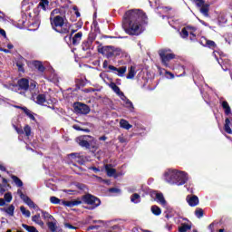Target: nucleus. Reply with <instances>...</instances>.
<instances>
[{"mask_svg":"<svg viewBox=\"0 0 232 232\" xmlns=\"http://www.w3.org/2000/svg\"><path fill=\"white\" fill-rule=\"evenodd\" d=\"M59 14H61V9H54L51 12L50 17H55L57 15H60Z\"/></svg>","mask_w":232,"mask_h":232,"instance_id":"44","label":"nucleus"},{"mask_svg":"<svg viewBox=\"0 0 232 232\" xmlns=\"http://www.w3.org/2000/svg\"><path fill=\"white\" fill-rule=\"evenodd\" d=\"M150 211L151 213H153L156 217H159L160 215H161L162 210L160 209V208H159V206L153 205L150 208Z\"/></svg>","mask_w":232,"mask_h":232,"instance_id":"30","label":"nucleus"},{"mask_svg":"<svg viewBox=\"0 0 232 232\" xmlns=\"http://www.w3.org/2000/svg\"><path fill=\"white\" fill-rule=\"evenodd\" d=\"M108 139L106 136H102L99 138V140H106Z\"/></svg>","mask_w":232,"mask_h":232,"instance_id":"64","label":"nucleus"},{"mask_svg":"<svg viewBox=\"0 0 232 232\" xmlns=\"http://www.w3.org/2000/svg\"><path fill=\"white\" fill-rule=\"evenodd\" d=\"M77 188H78L79 189H84L85 186H84L83 184H78V185H77Z\"/></svg>","mask_w":232,"mask_h":232,"instance_id":"62","label":"nucleus"},{"mask_svg":"<svg viewBox=\"0 0 232 232\" xmlns=\"http://www.w3.org/2000/svg\"><path fill=\"white\" fill-rule=\"evenodd\" d=\"M187 202L188 206L191 208H195V206H198V197L197 196H188Z\"/></svg>","mask_w":232,"mask_h":232,"instance_id":"17","label":"nucleus"},{"mask_svg":"<svg viewBox=\"0 0 232 232\" xmlns=\"http://www.w3.org/2000/svg\"><path fill=\"white\" fill-rule=\"evenodd\" d=\"M48 5H50V2L48 0H40L37 8L34 10V12H39V8H42V10H46Z\"/></svg>","mask_w":232,"mask_h":232,"instance_id":"22","label":"nucleus"},{"mask_svg":"<svg viewBox=\"0 0 232 232\" xmlns=\"http://www.w3.org/2000/svg\"><path fill=\"white\" fill-rule=\"evenodd\" d=\"M119 97H120V99H121V101L123 102H126V100L128 99V97H126V95H124V92H121Z\"/></svg>","mask_w":232,"mask_h":232,"instance_id":"53","label":"nucleus"},{"mask_svg":"<svg viewBox=\"0 0 232 232\" xmlns=\"http://www.w3.org/2000/svg\"><path fill=\"white\" fill-rule=\"evenodd\" d=\"M18 86L20 90H24V92H26V90L30 88V82L28 81V79L22 78L18 81Z\"/></svg>","mask_w":232,"mask_h":232,"instance_id":"15","label":"nucleus"},{"mask_svg":"<svg viewBox=\"0 0 232 232\" xmlns=\"http://www.w3.org/2000/svg\"><path fill=\"white\" fill-rule=\"evenodd\" d=\"M34 9V2L32 0H24L22 2V11L24 13L22 15V19L19 20V24L23 26H29L32 30H37L41 25V21L39 20V14H34V21L32 19V13L30 10ZM32 19V20H31Z\"/></svg>","mask_w":232,"mask_h":232,"instance_id":"2","label":"nucleus"},{"mask_svg":"<svg viewBox=\"0 0 232 232\" xmlns=\"http://www.w3.org/2000/svg\"><path fill=\"white\" fill-rule=\"evenodd\" d=\"M186 28L188 31V34L190 35V41H195V37H197V34H195V32H197V27H193L191 25L186 26Z\"/></svg>","mask_w":232,"mask_h":232,"instance_id":"27","label":"nucleus"},{"mask_svg":"<svg viewBox=\"0 0 232 232\" xmlns=\"http://www.w3.org/2000/svg\"><path fill=\"white\" fill-rule=\"evenodd\" d=\"M191 229V225H188L186 223L182 224L181 227H179V232H188Z\"/></svg>","mask_w":232,"mask_h":232,"instance_id":"38","label":"nucleus"},{"mask_svg":"<svg viewBox=\"0 0 232 232\" xmlns=\"http://www.w3.org/2000/svg\"><path fill=\"white\" fill-rule=\"evenodd\" d=\"M135 75H137V67L135 65H131L129 69L127 79H134Z\"/></svg>","mask_w":232,"mask_h":232,"instance_id":"25","label":"nucleus"},{"mask_svg":"<svg viewBox=\"0 0 232 232\" xmlns=\"http://www.w3.org/2000/svg\"><path fill=\"white\" fill-rule=\"evenodd\" d=\"M64 227H67L68 229H77V227H73V225L70 223H65Z\"/></svg>","mask_w":232,"mask_h":232,"instance_id":"49","label":"nucleus"},{"mask_svg":"<svg viewBox=\"0 0 232 232\" xmlns=\"http://www.w3.org/2000/svg\"><path fill=\"white\" fill-rule=\"evenodd\" d=\"M6 204V201L3 198H0V207H3Z\"/></svg>","mask_w":232,"mask_h":232,"instance_id":"60","label":"nucleus"},{"mask_svg":"<svg viewBox=\"0 0 232 232\" xmlns=\"http://www.w3.org/2000/svg\"><path fill=\"white\" fill-rule=\"evenodd\" d=\"M87 136H82L77 138L76 142H78L79 146L82 148H90V142H88Z\"/></svg>","mask_w":232,"mask_h":232,"instance_id":"16","label":"nucleus"},{"mask_svg":"<svg viewBox=\"0 0 232 232\" xmlns=\"http://www.w3.org/2000/svg\"><path fill=\"white\" fill-rule=\"evenodd\" d=\"M50 81H52V82H59V76H57V74H53L50 76Z\"/></svg>","mask_w":232,"mask_h":232,"instance_id":"45","label":"nucleus"},{"mask_svg":"<svg viewBox=\"0 0 232 232\" xmlns=\"http://www.w3.org/2000/svg\"><path fill=\"white\" fill-rule=\"evenodd\" d=\"M50 21L53 30L58 34H69L70 23H68L66 16L56 15L55 17H50Z\"/></svg>","mask_w":232,"mask_h":232,"instance_id":"4","label":"nucleus"},{"mask_svg":"<svg viewBox=\"0 0 232 232\" xmlns=\"http://www.w3.org/2000/svg\"><path fill=\"white\" fill-rule=\"evenodd\" d=\"M105 171H106L108 177H115V174L117 173V170H115V169L111 168V165H110V164L105 165Z\"/></svg>","mask_w":232,"mask_h":232,"instance_id":"21","label":"nucleus"},{"mask_svg":"<svg viewBox=\"0 0 232 232\" xmlns=\"http://www.w3.org/2000/svg\"><path fill=\"white\" fill-rule=\"evenodd\" d=\"M103 68H104V69L110 68V66H108V61H107V60H105V61L103 62Z\"/></svg>","mask_w":232,"mask_h":232,"instance_id":"61","label":"nucleus"},{"mask_svg":"<svg viewBox=\"0 0 232 232\" xmlns=\"http://www.w3.org/2000/svg\"><path fill=\"white\" fill-rule=\"evenodd\" d=\"M17 195H19L20 198L24 202V204H26V206H28L32 209H36L37 208V205H35V203H34L32 201L30 197H28L27 195L24 194L23 190H21V188H19L17 190Z\"/></svg>","mask_w":232,"mask_h":232,"instance_id":"9","label":"nucleus"},{"mask_svg":"<svg viewBox=\"0 0 232 232\" xmlns=\"http://www.w3.org/2000/svg\"><path fill=\"white\" fill-rule=\"evenodd\" d=\"M14 128L15 130V131L18 133V135H23V133H24L26 135V137H30V135H32V128L30 127V125H25L24 127V130L23 129L14 125Z\"/></svg>","mask_w":232,"mask_h":232,"instance_id":"14","label":"nucleus"},{"mask_svg":"<svg viewBox=\"0 0 232 232\" xmlns=\"http://www.w3.org/2000/svg\"><path fill=\"white\" fill-rule=\"evenodd\" d=\"M83 200L85 204H88L89 206H91L87 208V209H95V208H99V206H101V199L90 194L85 195L83 197Z\"/></svg>","mask_w":232,"mask_h":232,"instance_id":"7","label":"nucleus"},{"mask_svg":"<svg viewBox=\"0 0 232 232\" xmlns=\"http://www.w3.org/2000/svg\"><path fill=\"white\" fill-rule=\"evenodd\" d=\"M0 211L6 213L9 217H14V211H15V207L14 205H10L7 208H0Z\"/></svg>","mask_w":232,"mask_h":232,"instance_id":"18","label":"nucleus"},{"mask_svg":"<svg viewBox=\"0 0 232 232\" xmlns=\"http://www.w3.org/2000/svg\"><path fill=\"white\" fill-rule=\"evenodd\" d=\"M36 87H37V82H36L32 81L29 83V90H35Z\"/></svg>","mask_w":232,"mask_h":232,"instance_id":"48","label":"nucleus"},{"mask_svg":"<svg viewBox=\"0 0 232 232\" xmlns=\"http://www.w3.org/2000/svg\"><path fill=\"white\" fill-rule=\"evenodd\" d=\"M0 34H2L3 37H6V31L0 28Z\"/></svg>","mask_w":232,"mask_h":232,"instance_id":"58","label":"nucleus"},{"mask_svg":"<svg viewBox=\"0 0 232 232\" xmlns=\"http://www.w3.org/2000/svg\"><path fill=\"white\" fill-rule=\"evenodd\" d=\"M169 52H171L170 49H161L159 51V55L164 66H169V62L175 59V55Z\"/></svg>","mask_w":232,"mask_h":232,"instance_id":"6","label":"nucleus"},{"mask_svg":"<svg viewBox=\"0 0 232 232\" xmlns=\"http://www.w3.org/2000/svg\"><path fill=\"white\" fill-rule=\"evenodd\" d=\"M32 220L34 222V224H37L41 227H43V226H44V222H43V220H41V215H39V214L33 216Z\"/></svg>","mask_w":232,"mask_h":232,"instance_id":"28","label":"nucleus"},{"mask_svg":"<svg viewBox=\"0 0 232 232\" xmlns=\"http://www.w3.org/2000/svg\"><path fill=\"white\" fill-rule=\"evenodd\" d=\"M147 24L146 14L139 9L129 10L123 16V29L128 35H140Z\"/></svg>","mask_w":232,"mask_h":232,"instance_id":"1","label":"nucleus"},{"mask_svg":"<svg viewBox=\"0 0 232 232\" xmlns=\"http://www.w3.org/2000/svg\"><path fill=\"white\" fill-rule=\"evenodd\" d=\"M47 226H48L50 231H52V232L57 231V226L55 225V223H53V222H48V223H47Z\"/></svg>","mask_w":232,"mask_h":232,"instance_id":"40","label":"nucleus"},{"mask_svg":"<svg viewBox=\"0 0 232 232\" xmlns=\"http://www.w3.org/2000/svg\"><path fill=\"white\" fill-rule=\"evenodd\" d=\"M91 92H97V89H93V88L84 89L85 93H91Z\"/></svg>","mask_w":232,"mask_h":232,"instance_id":"55","label":"nucleus"},{"mask_svg":"<svg viewBox=\"0 0 232 232\" xmlns=\"http://www.w3.org/2000/svg\"><path fill=\"white\" fill-rule=\"evenodd\" d=\"M130 202H132L133 204H140V195H139L137 193L132 194L130 197Z\"/></svg>","mask_w":232,"mask_h":232,"instance_id":"32","label":"nucleus"},{"mask_svg":"<svg viewBox=\"0 0 232 232\" xmlns=\"http://www.w3.org/2000/svg\"><path fill=\"white\" fill-rule=\"evenodd\" d=\"M73 130H76V131H85V133H90V129H82L79 125H73Z\"/></svg>","mask_w":232,"mask_h":232,"instance_id":"42","label":"nucleus"},{"mask_svg":"<svg viewBox=\"0 0 232 232\" xmlns=\"http://www.w3.org/2000/svg\"><path fill=\"white\" fill-rule=\"evenodd\" d=\"M5 191H6V189H5V186H3L2 184H0V195H4Z\"/></svg>","mask_w":232,"mask_h":232,"instance_id":"56","label":"nucleus"},{"mask_svg":"<svg viewBox=\"0 0 232 232\" xmlns=\"http://www.w3.org/2000/svg\"><path fill=\"white\" fill-rule=\"evenodd\" d=\"M10 177L16 188H23V186H24L23 180H21V179H19V177H17L15 175H11Z\"/></svg>","mask_w":232,"mask_h":232,"instance_id":"24","label":"nucleus"},{"mask_svg":"<svg viewBox=\"0 0 232 232\" xmlns=\"http://www.w3.org/2000/svg\"><path fill=\"white\" fill-rule=\"evenodd\" d=\"M201 44L203 46H208V48H215V46H217V44L213 41L208 40L206 38H202Z\"/></svg>","mask_w":232,"mask_h":232,"instance_id":"23","label":"nucleus"},{"mask_svg":"<svg viewBox=\"0 0 232 232\" xmlns=\"http://www.w3.org/2000/svg\"><path fill=\"white\" fill-rule=\"evenodd\" d=\"M81 39H82V33L79 32L75 34L74 36L72 37V44L74 46H77V44L81 43Z\"/></svg>","mask_w":232,"mask_h":232,"instance_id":"26","label":"nucleus"},{"mask_svg":"<svg viewBox=\"0 0 232 232\" xmlns=\"http://www.w3.org/2000/svg\"><path fill=\"white\" fill-rule=\"evenodd\" d=\"M120 128H122V130H131L133 125L130 124L128 121L121 119L120 120Z\"/></svg>","mask_w":232,"mask_h":232,"instance_id":"19","label":"nucleus"},{"mask_svg":"<svg viewBox=\"0 0 232 232\" xmlns=\"http://www.w3.org/2000/svg\"><path fill=\"white\" fill-rule=\"evenodd\" d=\"M5 201V202H12V193L7 192L4 196Z\"/></svg>","mask_w":232,"mask_h":232,"instance_id":"43","label":"nucleus"},{"mask_svg":"<svg viewBox=\"0 0 232 232\" xmlns=\"http://www.w3.org/2000/svg\"><path fill=\"white\" fill-rule=\"evenodd\" d=\"M189 28L184 27L181 32L179 33L180 37H182V39H188V35H189Z\"/></svg>","mask_w":232,"mask_h":232,"instance_id":"35","label":"nucleus"},{"mask_svg":"<svg viewBox=\"0 0 232 232\" xmlns=\"http://www.w3.org/2000/svg\"><path fill=\"white\" fill-rule=\"evenodd\" d=\"M33 101L41 106H48V104H51L50 100L46 98V94H38L36 97L33 96Z\"/></svg>","mask_w":232,"mask_h":232,"instance_id":"12","label":"nucleus"},{"mask_svg":"<svg viewBox=\"0 0 232 232\" xmlns=\"http://www.w3.org/2000/svg\"><path fill=\"white\" fill-rule=\"evenodd\" d=\"M82 48L83 52H86L87 50H90L92 48V41L88 40L82 44Z\"/></svg>","mask_w":232,"mask_h":232,"instance_id":"36","label":"nucleus"},{"mask_svg":"<svg viewBox=\"0 0 232 232\" xmlns=\"http://www.w3.org/2000/svg\"><path fill=\"white\" fill-rule=\"evenodd\" d=\"M51 204H61L62 206H65L66 208H75V206H81L82 201L81 199H72L70 201L59 199L57 197H51L50 198Z\"/></svg>","mask_w":232,"mask_h":232,"instance_id":"5","label":"nucleus"},{"mask_svg":"<svg viewBox=\"0 0 232 232\" xmlns=\"http://www.w3.org/2000/svg\"><path fill=\"white\" fill-rule=\"evenodd\" d=\"M124 106L130 110V111H133V110H135V107H133V102H131L130 99H127L126 102H124Z\"/></svg>","mask_w":232,"mask_h":232,"instance_id":"37","label":"nucleus"},{"mask_svg":"<svg viewBox=\"0 0 232 232\" xmlns=\"http://www.w3.org/2000/svg\"><path fill=\"white\" fill-rule=\"evenodd\" d=\"M109 70H111V72H113L115 75H118V77H124V73H126L128 67L121 66L120 68H117L113 65H109Z\"/></svg>","mask_w":232,"mask_h":232,"instance_id":"13","label":"nucleus"},{"mask_svg":"<svg viewBox=\"0 0 232 232\" xmlns=\"http://www.w3.org/2000/svg\"><path fill=\"white\" fill-rule=\"evenodd\" d=\"M109 86L118 96H120L121 93H122V92H121V88H119V86H117L115 82H111Z\"/></svg>","mask_w":232,"mask_h":232,"instance_id":"29","label":"nucleus"},{"mask_svg":"<svg viewBox=\"0 0 232 232\" xmlns=\"http://www.w3.org/2000/svg\"><path fill=\"white\" fill-rule=\"evenodd\" d=\"M163 179L170 186H184L189 178L185 171L169 169L165 171Z\"/></svg>","mask_w":232,"mask_h":232,"instance_id":"3","label":"nucleus"},{"mask_svg":"<svg viewBox=\"0 0 232 232\" xmlns=\"http://www.w3.org/2000/svg\"><path fill=\"white\" fill-rule=\"evenodd\" d=\"M166 77L167 79H174L175 75L169 72H166Z\"/></svg>","mask_w":232,"mask_h":232,"instance_id":"50","label":"nucleus"},{"mask_svg":"<svg viewBox=\"0 0 232 232\" xmlns=\"http://www.w3.org/2000/svg\"><path fill=\"white\" fill-rule=\"evenodd\" d=\"M197 6L200 7V6H206V5H204V0H192Z\"/></svg>","mask_w":232,"mask_h":232,"instance_id":"46","label":"nucleus"},{"mask_svg":"<svg viewBox=\"0 0 232 232\" xmlns=\"http://www.w3.org/2000/svg\"><path fill=\"white\" fill-rule=\"evenodd\" d=\"M109 191L110 193H121V189L115 188H110Z\"/></svg>","mask_w":232,"mask_h":232,"instance_id":"52","label":"nucleus"},{"mask_svg":"<svg viewBox=\"0 0 232 232\" xmlns=\"http://www.w3.org/2000/svg\"><path fill=\"white\" fill-rule=\"evenodd\" d=\"M200 12L205 17H209V5H205L200 8Z\"/></svg>","mask_w":232,"mask_h":232,"instance_id":"33","label":"nucleus"},{"mask_svg":"<svg viewBox=\"0 0 232 232\" xmlns=\"http://www.w3.org/2000/svg\"><path fill=\"white\" fill-rule=\"evenodd\" d=\"M99 227H101V226H99V225H92V226H90L88 227V229L93 230V229H99Z\"/></svg>","mask_w":232,"mask_h":232,"instance_id":"54","label":"nucleus"},{"mask_svg":"<svg viewBox=\"0 0 232 232\" xmlns=\"http://www.w3.org/2000/svg\"><path fill=\"white\" fill-rule=\"evenodd\" d=\"M150 197L151 198H154V200L158 202V204H160L161 206H163V208H166L168 203L166 202V198H164V194L154 190L150 192Z\"/></svg>","mask_w":232,"mask_h":232,"instance_id":"11","label":"nucleus"},{"mask_svg":"<svg viewBox=\"0 0 232 232\" xmlns=\"http://www.w3.org/2000/svg\"><path fill=\"white\" fill-rule=\"evenodd\" d=\"M42 216L44 217V220H53V216H52L50 213L41 210Z\"/></svg>","mask_w":232,"mask_h":232,"instance_id":"39","label":"nucleus"},{"mask_svg":"<svg viewBox=\"0 0 232 232\" xmlns=\"http://www.w3.org/2000/svg\"><path fill=\"white\" fill-rule=\"evenodd\" d=\"M0 52H4L5 53H10V49H4L0 47Z\"/></svg>","mask_w":232,"mask_h":232,"instance_id":"59","label":"nucleus"},{"mask_svg":"<svg viewBox=\"0 0 232 232\" xmlns=\"http://www.w3.org/2000/svg\"><path fill=\"white\" fill-rule=\"evenodd\" d=\"M0 171H6V168L2 164H0Z\"/></svg>","mask_w":232,"mask_h":232,"instance_id":"63","label":"nucleus"},{"mask_svg":"<svg viewBox=\"0 0 232 232\" xmlns=\"http://www.w3.org/2000/svg\"><path fill=\"white\" fill-rule=\"evenodd\" d=\"M20 211L22 213V215H24V217H25L26 218H30L32 213L30 212V210H27L26 208L24 207H20Z\"/></svg>","mask_w":232,"mask_h":232,"instance_id":"34","label":"nucleus"},{"mask_svg":"<svg viewBox=\"0 0 232 232\" xmlns=\"http://www.w3.org/2000/svg\"><path fill=\"white\" fill-rule=\"evenodd\" d=\"M98 52H99V53H102V55L106 57L107 59H111V57L115 53V47H113L111 45L103 46V47L98 49Z\"/></svg>","mask_w":232,"mask_h":232,"instance_id":"10","label":"nucleus"},{"mask_svg":"<svg viewBox=\"0 0 232 232\" xmlns=\"http://www.w3.org/2000/svg\"><path fill=\"white\" fill-rule=\"evenodd\" d=\"M21 110H23L24 113H25V115H27L31 121H35V117L34 114H32V111L28 110L26 107H22Z\"/></svg>","mask_w":232,"mask_h":232,"instance_id":"31","label":"nucleus"},{"mask_svg":"<svg viewBox=\"0 0 232 232\" xmlns=\"http://www.w3.org/2000/svg\"><path fill=\"white\" fill-rule=\"evenodd\" d=\"M74 111L80 115H88L90 113V107L84 103L76 102L74 103Z\"/></svg>","mask_w":232,"mask_h":232,"instance_id":"8","label":"nucleus"},{"mask_svg":"<svg viewBox=\"0 0 232 232\" xmlns=\"http://www.w3.org/2000/svg\"><path fill=\"white\" fill-rule=\"evenodd\" d=\"M195 215L198 218H202L204 217V210H202V208H198L195 211Z\"/></svg>","mask_w":232,"mask_h":232,"instance_id":"41","label":"nucleus"},{"mask_svg":"<svg viewBox=\"0 0 232 232\" xmlns=\"http://www.w3.org/2000/svg\"><path fill=\"white\" fill-rule=\"evenodd\" d=\"M96 181H97V182H108V181L102 179V178H101V177H99V176L96 177Z\"/></svg>","mask_w":232,"mask_h":232,"instance_id":"57","label":"nucleus"},{"mask_svg":"<svg viewBox=\"0 0 232 232\" xmlns=\"http://www.w3.org/2000/svg\"><path fill=\"white\" fill-rule=\"evenodd\" d=\"M118 140L119 142H121V144H124L127 142V140L126 138H124V134H121L118 137Z\"/></svg>","mask_w":232,"mask_h":232,"instance_id":"47","label":"nucleus"},{"mask_svg":"<svg viewBox=\"0 0 232 232\" xmlns=\"http://www.w3.org/2000/svg\"><path fill=\"white\" fill-rule=\"evenodd\" d=\"M89 169H91L92 171H94V173H99L101 171V169L97 167H90Z\"/></svg>","mask_w":232,"mask_h":232,"instance_id":"51","label":"nucleus"},{"mask_svg":"<svg viewBox=\"0 0 232 232\" xmlns=\"http://www.w3.org/2000/svg\"><path fill=\"white\" fill-rule=\"evenodd\" d=\"M33 66H34V68L36 70H38V72H40V73H43L44 72V70H46V68H44V65H43V63L39 62V61H34Z\"/></svg>","mask_w":232,"mask_h":232,"instance_id":"20","label":"nucleus"}]
</instances>
